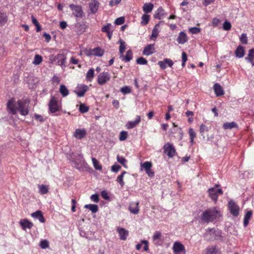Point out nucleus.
Returning a JSON list of instances; mask_svg holds the SVG:
<instances>
[{
    "mask_svg": "<svg viewBox=\"0 0 254 254\" xmlns=\"http://www.w3.org/2000/svg\"><path fill=\"white\" fill-rule=\"evenodd\" d=\"M55 59L58 60L57 64L62 67H65V63L66 58L64 54H59L55 58Z\"/></svg>",
    "mask_w": 254,
    "mask_h": 254,
    "instance_id": "nucleus-14",
    "label": "nucleus"
},
{
    "mask_svg": "<svg viewBox=\"0 0 254 254\" xmlns=\"http://www.w3.org/2000/svg\"><path fill=\"white\" fill-rule=\"evenodd\" d=\"M228 207L231 214L235 217H237L239 214V207L235 202L231 200L228 202Z\"/></svg>",
    "mask_w": 254,
    "mask_h": 254,
    "instance_id": "nucleus-9",
    "label": "nucleus"
},
{
    "mask_svg": "<svg viewBox=\"0 0 254 254\" xmlns=\"http://www.w3.org/2000/svg\"><path fill=\"white\" fill-rule=\"evenodd\" d=\"M40 246L42 249H46L49 247V243L47 240H44L41 241Z\"/></svg>",
    "mask_w": 254,
    "mask_h": 254,
    "instance_id": "nucleus-49",
    "label": "nucleus"
},
{
    "mask_svg": "<svg viewBox=\"0 0 254 254\" xmlns=\"http://www.w3.org/2000/svg\"><path fill=\"white\" fill-rule=\"evenodd\" d=\"M224 129H232L233 128H237L238 125L235 122L225 123L223 125Z\"/></svg>",
    "mask_w": 254,
    "mask_h": 254,
    "instance_id": "nucleus-31",
    "label": "nucleus"
},
{
    "mask_svg": "<svg viewBox=\"0 0 254 254\" xmlns=\"http://www.w3.org/2000/svg\"><path fill=\"white\" fill-rule=\"evenodd\" d=\"M203 254H220L216 246H208L203 252Z\"/></svg>",
    "mask_w": 254,
    "mask_h": 254,
    "instance_id": "nucleus-18",
    "label": "nucleus"
},
{
    "mask_svg": "<svg viewBox=\"0 0 254 254\" xmlns=\"http://www.w3.org/2000/svg\"><path fill=\"white\" fill-rule=\"evenodd\" d=\"M7 106L13 115L16 114V111H18L21 115L24 116L29 113V102L26 100H19L15 104L11 99L8 101Z\"/></svg>",
    "mask_w": 254,
    "mask_h": 254,
    "instance_id": "nucleus-1",
    "label": "nucleus"
},
{
    "mask_svg": "<svg viewBox=\"0 0 254 254\" xmlns=\"http://www.w3.org/2000/svg\"><path fill=\"white\" fill-rule=\"evenodd\" d=\"M177 41L180 44H184L186 43L188 41L187 34L183 31L180 32L177 38Z\"/></svg>",
    "mask_w": 254,
    "mask_h": 254,
    "instance_id": "nucleus-22",
    "label": "nucleus"
},
{
    "mask_svg": "<svg viewBox=\"0 0 254 254\" xmlns=\"http://www.w3.org/2000/svg\"><path fill=\"white\" fill-rule=\"evenodd\" d=\"M139 202H132L129 204L128 209L130 213L137 214L139 212Z\"/></svg>",
    "mask_w": 254,
    "mask_h": 254,
    "instance_id": "nucleus-21",
    "label": "nucleus"
},
{
    "mask_svg": "<svg viewBox=\"0 0 254 254\" xmlns=\"http://www.w3.org/2000/svg\"><path fill=\"white\" fill-rule=\"evenodd\" d=\"M99 2L96 0H91L89 3V7L92 13H95L98 11Z\"/></svg>",
    "mask_w": 254,
    "mask_h": 254,
    "instance_id": "nucleus-16",
    "label": "nucleus"
},
{
    "mask_svg": "<svg viewBox=\"0 0 254 254\" xmlns=\"http://www.w3.org/2000/svg\"><path fill=\"white\" fill-rule=\"evenodd\" d=\"M165 16L164 10L162 7H159L155 11L154 17L156 19H161Z\"/></svg>",
    "mask_w": 254,
    "mask_h": 254,
    "instance_id": "nucleus-27",
    "label": "nucleus"
},
{
    "mask_svg": "<svg viewBox=\"0 0 254 254\" xmlns=\"http://www.w3.org/2000/svg\"><path fill=\"white\" fill-rule=\"evenodd\" d=\"M142 244H144V246L143 247V250L145 252H147L148 251V242L146 240H142L141 241Z\"/></svg>",
    "mask_w": 254,
    "mask_h": 254,
    "instance_id": "nucleus-63",
    "label": "nucleus"
},
{
    "mask_svg": "<svg viewBox=\"0 0 254 254\" xmlns=\"http://www.w3.org/2000/svg\"><path fill=\"white\" fill-rule=\"evenodd\" d=\"M90 198L92 201L98 202L99 201V196L97 194H92Z\"/></svg>",
    "mask_w": 254,
    "mask_h": 254,
    "instance_id": "nucleus-61",
    "label": "nucleus"
},
{
    "mask_svg": "<svg viewBox=\"0 0 254 254\" xmlns=\"http://www.w3.org/2000/svg\"><path fill=\"white\" fill-rule=\"evenodd\" d=\"M120 48H119V52H120V55H121L124 53L126 47V46L125 45L124 41L121 40L120 41Z\"/></svg>",
    "mask_w": 254,
    "mask_h": 254,
    "instance_id": "nucleus-47",
    "label": "nucleus"
},
{
    "mask_svg": "<svg viewBox=\"0 0 254 254\" xmlns=\"http://www.w3.org/2000/svg\"><path fill=\"white\" fill-rule=\"evenodd\" d=\"M93 52V56L97 57H102L104 53V50L100 47H96L92 49Z\"/></svg>",
    "mask_w": 254,
    "mask_h": 254,
    "instance_id": "nucleus-32",
    "label": "nucleus"
},
{
    "mask_svg": "<svg viewBox=\"0 0 254 254\" xmlns=\"http://www.w3.org/2000/svg\"><path fill=\"white\" fill-rule=\"evenodd\" d=\"M223 28L224 30L228 31L231 28V24L230 22L226 20L223 24Z\"/></svg>",
    "mask_w": 254,
    "mask_h": 254,
    "instance_id": "nucleus-50",
    "label": "nucleus"
},
{
    "mask_svg": "<svg viewBox=\"0 0 254 254\" xmlns=\"http://www.w3.org/2000/svg\"><path fill=\"white\" fill-rule=\"evenodd\" d=\"M136 63L139 64L145 65L147 64V61L145 58L140 57L137 59Z\"/></svg>",
    "mask_w": 254,
    "mask_h": 254,
    "instance_id": "nucleus-52",
    "label": "nucleus"
},
{
    "mask_svg": "<svg viewBox=\"0 0 254 254\" xmlns=\"http://www.w3.org/2000/svg\"><path fill=\"white\" fill-rule=\"evenodd\" d=\"M128 136V133L126 131H122L120 132L119 139L120 141L125 140Z\"/></svg>",
    "mask_w": 254,
    "mask_h": 254,
    "instance_id": "nucleus-45",
    "label": "nucleus"
},
{
    "mask_svg": "<svg viewBox=\"0 0 254 254\" xmlns=\"http://www.w3.org/2000/svg\"><path fill=\"white\" fill-rule=\"evenodd\" d=\"M158 64L160 66V68L162 69H165L167 67V63H166V58L163 61H159Z\"/></svg>",
    "mask_w": 254,
    "mask_h": 254,
    "instance_id": "nucleus-55",
    "label": "nucleus"
},
{
    "mask_svg": "<svg viewBox=\"0 0 254 254\" xmlns=\"http://www.w3.org/2000/svg\"><path fill=\"white\" fill-rule=\"evenodd\" d=\"M19 224L23 230H26L27 228L31 229L33 224L27 219H23L20 221Z\"/></svg>",
    "mask_w": 254,
    "mask_h": 254,
    "instance_id": "nucleus-19",
    "label": "nucleus"
},
{
    "mask_svg": "<svg viewBox=\"0 0 254 254\" xmlns=\"http://www.w3.org/2000/svg\"><path fill=\"white\" fill-rule=\"evenodd\" d=\"M174 254H185L186 250L184 246L179 242H175L172 248Z\"/></svg>",
    "mask_w": 254,
    "mask_h": 254,
    "instance_id": "nucleus-8",
    "label": "nucleus"
},
{
    "mask_svg": "<svg viewBox=\"0 0 254 254\" xmlns=\"http://www.w3.org/2000/svg\"><path fill=\"white\" fill-rule=\"evenodd\" d=\"M88 87L84 84L78 85L76 87L75 93L78 97H83L85 93L88 90Z\"/></svg>",
    "mask_w": 254,
    "mask_h": 254,
    "instance_id": "nucleus-13",
    "label": "nucleus"
},
{
    "mask_svg": "<svg viewBox=\"0 0 254 254\" xmlns=\"http://www.w3.org/2000/svg\"><path fill=\"white\" fill-rule=\"evenodd\" d=\"M117 159L118 162H119L120 163H121L122 165H123L125 168H127V166L126 164L127 161L125 158V157L118 155L117 157Z\"/></svg>",
    "mask_w": 254,
    "mask_h": 254,
    "instance_id": "nucleus-42",
    "label": "nucleus"
},
{
    "mask_svg": "<svg viewBox=\"0 0 254 254\" xmlns=\"http://www.w3.org/2000/svg\"><path fill=\"white\" fill-rule=\"evenodd\" d=\"M142 168H143L145 171L151 169L152 164L150 162L146 161L141 165Z\"/></svg>",
    "mask_w": 254,
    "mask_h": 254,
    "instance_id": "nucleus-44",
    "label": "nucleus"
},
{
    "mask_svg": "<svg viewBox=\"0 0 254 254\" xmlns=\"http://www.w3.org/2000/svg\"><path fill=\"white\" fill-rule=\"evenodd\" d=\"M39 192L42 195L46 194L49 192V187L43 184L38 185Z\"/></svg>",
    "mask_w": 254,
    "mask_h": 254,
    "instance_id": "nucleus-29",
    "label": "nucleus"
},
{
    "mask_svg": "<svg viewBox=\"0 0 254 254\" xmlns=\"http://www.w3.org/2000/svg\"><path fill=\"white\" fill-rule=\"evenodd\" d=\"M111 27H112V25L111 23H108L107 24H106V25H105L104 27H103L102 28V29H101V31L103 32H105V33H108L110 31H111L112 30H111Z\"/></svg>",
    "mask_w": 254,
    "mask_h": 254,
    "instance_id": "nucleus-46",
    "label": "nucleus"
},
{
    "mask_svg": "<svg viewBox=\"0 0 254 254\" xmlns=\"http://www.w3.org/2000/svg\"><path fill=\"white\" fill-rule=\"evenodd\" d=\"M121 91L124 94H127L130 93L131 90L128 86H125L121 89Z\"/></svg>",
    "mask_w": 254,
    "mask_h": 254,
    "instance_id": "nucleus-56",
    "label": "nucleus"
},
{
    "mask_svg": "<svg viewBox=\"0 0 254 254\" xmlns=\"http://www.w3.org/2000/svg\"><path fill=\"white\" fill-rule=\"evenodd\" d=\"M220 212L215 208H210L202 212L201 220L204 223L212 222L219 218Z\"/></svg>",
    "mask_w": 254,
    "mask_h": 254,
    "instance_id": "nucleus-2",
    "label": "nucleus"
},
{
    "mask_svg": "<svg viewBox=\"0 0 254 254\" xmlns=\"http://www.w3.org/2000/svg\"><path fill=\"white\" fill-rule=\"evenodd\" d=\"M150 16L149 15L144 14L141 17V24L142 25H146L148 24Z\"/></svg>",
    "mask_w": 254,
    "mask_h": 254,
    "instance_id": "nucleus-41",
    "label": "nucleus"
},
{
    "mask_svg": "<svg viewBox=\"0 0 254 254\" xmlns=\"http://www.w3.org/2000/svg\"><path fill=\"white\" fill-rule=\"evenodd\" d=\"M121 167L118 164H114L111 167V170L113 172L117 173L121 169Z\"/></svg>",
    "mask_w": 254,
    "mask_h": 254,
    "instance_id": "nucleus-58",
    "label": "nucleus"
},
{
    "mask_svg": "<svg viewBox=\"0 0 254 254\" xmlns=\"http://www.w3.org/2000/svg\"><path fill=\"white\" fill-rule=\"evenodd\" d=\"M79 110L81 113H85L88 111L89 108L88 106H86L85 104H82L80 105Z\"/></svg>",
    "mask_w": 254,
    "mask_h": 254,
    "instance_id": "nucleus-48",
    "label": "nucleus"
},
{
    "mask_svg": "<svg viewBox=\"0 0 254 254\" xmlns=\"http://www.w3.org/2000/svg\"><path fill=\"white\" fill-rule=\"evenodd\" d=\"M145 172L149 177H153L154 176V172L151 170V169L145 171Z\"/></svg>",
    "mask_w": 254,
    "mask_h": 254,
    "instance_id": "nucleus-64",
    "label": "nucleus"
},
{
    "mask_svg": "<svg viewBox=\"0 0 254 254\" xmlns=\"http://www.w3.org/2000/svg\"><path fill=\"white\" fill-rule=\"evenodd\" d=\"M155 44H149L147 45L143 51L142 54L145 56H149L155 52Z\"/></svg>",
    "mask_w": 254,
    "mask_h": 254,
    "instance_id": "nucleus-15",
    "label": "nucleus"
},
{
    "mask_svg": "<svg viewBox=\"0 0 254 254\" xmlns=\"http://www.w3.org/2000/svg\"><path fill=\"white\" fill-rule=\"evenodd\" d=\"M69 8L72 11V14L77 18H81L83 15V11L81 6L70 4Z\"/></svg>",
    "mask_w": 254,
    "mask_h": 254,
    "instance_id": "nucleus-7",
    "label": "nucleus"
},
{
    "mask_svg": "<svg viewBox=\"0 0 254 254\" xmlns=\"http://www.w3.org/2000/svg\"><path fill=\"white\" fill-rule=\"evenodd\" d=\"M42 61V57L39 55H36L34 57L33 64L35 65L39 64Z\"/></svg>",
    "mask_w": 254,
    "mask_h": 254,
    "instance_id": "nucleus-43",
    "label": "nucleus"
},
{
    "mask_svg": "<svg viewBox=\"0 0 254 254\" xmlns=\"http://www.w3.org/2000/svg\"><path fill=\"white\" fill-rule=\"evenodd\" d=\"M240 40L241 42L243 44H247L248 38L247 35L245 33L242 34L240 37Z\"/></svg>",
    "mask_w": 254,
    "mask_h": 254,
    "instance_id": "nucleus-51",
    "label": "nucleus"
},
{
    "mask_svg": "<svg viewBox=\"0 0 254 254\" xmlns=\"http://www.w3.org/2000/svg\"><path fill=\"white\" fill-rule=\"evenodd\" d=\"M208 127L204 124L201 125L200 126V133L202 135L205 132L208 131Z\"/></svg>",
    "mask_w": 254,
    "mask_h": 254,
    "instance_id": "nucleus-57",
    "label": "nucleus"
},
{
    "mask_svg": "<svg viewBox=\"0 0 254 254\" xmlns=\"http://www.w3.org/2000/svg\"><path fill=\"white\" fill-rule=\"evenodd\" d=\"M189 133L190 138H194L195 137L196 133H195V131H194V130L192 128H190L189 129Z\"/></svg>",
    "mask_w": 254,
    "mask_h": 254,
    "instance_id": "nucleus-62",
    "label": "nucleus"
},
{
    "mask_svg": "<svg viewBox=\"0 0 254 254\" xmlns=\"http://www.w3.org/2000/svg\"><path fill=\"white\" fill-rule=\"evenodd\" d=\"M126 171H124L120 175L118 176L117 178V181L118 182L122 187H123L125 185V183L123 181V178L125 174H127Z\"/></svg>",
    "mask_w": 254,
    "mask_h": 254,
    "instance_id": "nucleus-40",
    "label": "nucleus"
},
{
    "mask_svg": "<svg viewBox=\"0 0 254 254\" xmlns=\"http://www.w3.org/2000/svg\"><path fill=\"white\" fill-rule=\"evenodd\" d=\"M31 216L34 218H36L39 220L41 223H44L45 219L42 214V211L40 210H37L36 212L31 214Z\"/></svg>",
    "mask_w": 254,
    "mask_h": 254,
    "instance_id": "nucleus-25",
    "label": "nucleus"
},
{
    "mask_svg": "<svg viewBox=\"0 0 254 254\" xmlns=\"http://www.w3.org/2000/svg\"><path fill=\"white\" fill-rule=\"evenodd\" d=\"M221 232L215 228H208L206 230L204 238L208 241H213L218 240L221 238Z\"/></svg>",
    "mask_w": 254,
    "mask_h": 254,
    "instance_id": "nucleus-3",
    "label": "nucleus"
},
{
    "mask_svg": "<svg viewBox=\"0 0 254 254\" xmlns=\"http://www.w3.org/2000/svg\"><path fill=\"white\" fill-rule=\"evenodd\" d=\"M94 76V70L93 68H90L86 73V79L89 81H91Z\"/></svg>",
    "mask_w": 254,
    "mask_h": 254,
    "instance_id": "nucleus-38",
    "label": "nucleus"
},
{
    "mask_svg": "<svg viewBox=\"0 0 254 254\" xmlns=\"http://www.w3.org/2000/svg\"><path fill=\"white\" fill-rule=\"evenodd\" d=\"M49 108L51 113H56L61 110V105L58 103V100L55 97H51L49 103Z\"/></svg>",
    "mask_w": 254,
    "mask_h": 254,
    "instance_id": "nucleus-4",
    "label": "nucleus"
},
{
    "mask_svg": "<svg viewBox=\"0 0 254 254\" xmlns=\"http://www.w3.org/2000/svg\"><path fill=\"white\" fill-rule=\"evenodd\" d=\"M84 208L89 209L92 213H96L98 210V206L96 204H86Z\"/></svg>",
    "mask_w": 254,
    "mask_h": 254,
    "instance_id": "nucleus-35",
    "label": "nucleus"
},
{
    "mask_svg": "<svg viewBox=\"0 0 254 254\" xmlns=\"http://www.w3.org/2000/svg\"><path fill=\"white\" fill-rule=\"evenodd\" d=\"M152 240L156 246H161L164 241L161 233L160 231H155L152 236Z\"/></svg>",
    "mask_w": 254,
    "mask_h": 254,
    "instance_id": "nucleus-11",
    "label": "nucleus"
},
{
    "mask_svg": "<svg viewBox=\"0 0 254 254\" xmlns=\"http://www.w3.org/2000/svg\"><path fill=\"white\" fill-rule=\"evenodd\" d=\"M245 60L250 63L253 66H254V49H252L249 51L247 57Z\"/></svg>",
    "mask_w": 254,
    "mask_h": 254,
    "instance_id": "nucleus-26",
    "label": "nucleus"
},
{
    "mask_svg": "<svg viewBox=\"0 0 254 254\" xmlns=\"http://www.w3.org/2000/svg\"><path fill=\"white\" fill-rule=\"evenodd\" d=\"M8 20V17L5 12L0 11V26L4 25Z\"/></svg>",
    "mask_w": 254,
    "mask_h": 254,
    "instance_id": "nucleus-30",
    "label": "nucleus"
},
{
    "mask_svg": "<svg viewBox=\"0 0 254 254\" xmlns=\"http://www.w3.org/2000/svg\"><path fill=\"white\" fill-rule=\"evenodd\" d=\"M164 153H166L169 158H173L176 155V151L174 146L171 143L168 142L163 146Z\"/></svg>",
    "mask_w": 254,
    "mask_h": 254,
    "instance_id": "nucleus-6",
    "label": "nucleus"
},
{
    "mask_svg": "<svg viewBox=\"0 0 254 254\" xmlns=\"http://www.w3.org/2000/svg\"><path fill=\"white\" fill-rule=\"evenodd\" d=\"M120 58L122 61L125 62H128L132 59V53L130 50H128L126 56H124L123 54L120 56Z\"/></svg>",
    "mask_w": 254,
    "mask_h": 254,
    "instance_id": "nucleus-23",
    "label": "nucleus"
},
{
    "mask_svg": "<svg viewBox=\"0 0 254 254\" xmlns=\"http://www.w3.org/2000/svg\"><path fill=\"white\" fill-rule=\"evenodd\" d=\"M141 119L139 116H137L136 118L134 121H128L126 125V127L127 129H131L135 127L140 122Z\"/></svg>",
    "mask_w": 254,
    "mask_h": 254,
    "instance_id": "nucleus-20",
    "label": "nucleus"
},
{
    "mask_svg": "<svg viewBox=\"0 0 254 254\" xmlns=\"http://www.w3.org/2000/svg\"><path fill=\"white\" fill-rule=\"evenodd\" d=\"M208 192L209 196L213 201H216L219 195L222 194L223 191L221 189L211 188L208 189Z\"/></svg>",
    "mask_w": 254,
    "mask_h": 254,
    "instance_id": "nucleus-5",
    "label": "nucleus"
},
{
    "mask_svg": "<svg viewBox=\"0 0 254 254\" xmlns=\"http://www.w3.org/2000/svg\"><path fill=\"white\" fill-rule=\"evenodd\" d=\"M87 134V131L85 128H77L76 129L73 136L77 139H81L84 138Z\"/></svg>",
    "mask_w": 254,
    "mask_h": 254,
    "instance_id": "nucleus-12",
    "label": "nucleus"
},
{
    "mask_svg": "<svg viewBox=\"0 0 254 254\" xmlns=\"http://www.w3.org/2000/svg\"><path fill=\"white\" fill-rule=\"evenodd\" d=\"M101 195L102 197L105 200H108L109 199L108 193L105 190L102 191L101 192Z\"/></svg>",
    "mask_w": 254,
    "mask_h": 254,
    "instance_id": "nucleus-60",
    "label": "nucleus"
},
{
    "mask_svg": "<svg viewBox=\"0 0 254 254\" xmlns=\"http://www.w3.org/2000/svg\"><path fill=\"white\" fill-rule=\"evenodd\" d=\"M213 89L217 96H220L224 94L222 87L218 83H215L213 85Z\"/></svg>",
    "mask_w": 254,
    "mask_h": 254,
    "instance_id": "nucleus-24",
    "label": "nucleus"
},
{
    "mask_svg": "<svg viewBox=\"0 0 254 254\" xmlns=\"http://www.w3.org/2000/svg\"><path fill=\"white\" fill-rule=\"evenodd\" d=\"M189 31L192 34L198 33L200 31V28L196 27H193L189 28Z\"/></svg>",
    "mask_w": 254,
    "mask_h": 254,
    "instance_id": "nucleus-53",
    "label": "nucleus"
},
{
    "mask_svg": "<svg viewBox=\"0 0 254 254\" xmlns=\"http://www.w3.org/2000/svg\"><path fill=\"white\" fill-rule=\"evenodd\" d=\"M235 54L237 58H243L245 55V50L243 47L239 46L235 50Z\"/></svg>",
    "mask_w": 254,
    "mask_h": 254,
    "instance_id": "nucleus-28",
    "label": "nucleus"
},
{
    "mask_svg": "<svg viewBox=\"0 0 254 254\" xmlns=\"http://www.w3.org/2000/svg\"><path fill=\"white\" fill-rule=\"evenodd\" d=\"M124 22H125V18L124 17H118L115 21V24L117 25H122Z\"/></svg>",
    "mask_w": 254,
    "mask_h": 254,
    "instance_id": "nucleus-54",
    "label": "nucleus"
},
{
    "mask_svg": "<svg viewBox=\"0 0 254 254\" xmlns=\"http://www.w3.org/2000/svg\"><path fill=\"white\" fill-rule=\"evenodd\" d=\"M153 6L151 3H145L143 5V10L146 13H149L152 10Z\"/></svg>",
    "mask_w": 254,
    "mask_h": 254,
    "instance_id": "nucleus-33",
    "label": "nucleus"
},
{
    "mask_svg": "<svg viewBox=\"0 0 254 254\" xmlns=\"http://www.w3.org/2000/svg\"><path fill=\"white\" fill-rule=\"evenodd\" d=\"M122 0H111L109 1V5L111 7L117 5L120 3Z\"/></svg>",
    "mask_w": 254,
    "mask_h": 254,
    "instance_id": "nucleus-59",
    "label": "nucleus"
},
{
    "mask_svg": "<svg viewBox=\"0 0 254 254\" xmlns=\"http://www.w3.org/2000/svg\"><path fill=\"white\" fill-rule=\"evenodd\" d=\"M159 24H156L154 27L153 28L152 31L151 36L150 37V39H156L157 37L158 36L159 30L158 29Z\"/></svg>",
    "mask_w": 254,
    "mask_h": 254,
    "instance_id": "nucleus-36",
    "label": "nucleus"
},
{
    "mask_svg": "<svg viewBox=\"0 0 254 254\" xmlns=\"http://www.w3.org/2000/svg\"><path fill=\"white\" fill-rule=\"evenodd\" d=\"M110 78L111 76L108 72H103L98 76V83L101 85H104L110 80Z\"/></svg>",
    "mask_w": 254,
    "mask_h": 254,
    "instance_id": "nucleus-10",
    "label": "nucleus"
},
{
    "mask_svg": "<svg viewBox=\"0 0 254 254\" xmlns=\"http://www.w3.org/2000/svg\"><path fill=\"white\" fill-rule=\"evenodd\" d=\"M92 161L93 166L96 170L99 171L102 170V166L99 164V161L96 158L92 157Z\"/></svg>",
    "mask_w": 254,
    "mask_h": 254,
    "instance_id": "nucleus-39",
    "label": "nucleus"
},
{
    "mask_svg": "<svg viewBox=\"0 0 254 254\" xmlns=\"http://www.w3.org/2000/svg\"><path fill=\"white\" fill-rule=\"evenodd\" d=\"M252 215V212L251 211H249L245 214V216H244V223H243L244 227H246L248 226V225L249 223V220H250Z\"/></svg>",
    "mask_w": 254,
    "mask_h": 254,
    "instance_id": "nucleus-34",
    "label": "nucleus"
},
{
    "mask_svg": "<svg viewBox=\"0 0 254 254\" xmlns=\"http://www.w3.org/2000/svg\"><path fill=\"white\" fill-rule=\"evenodd\" d=\"M117 232H118L120 236V239L121 240H126L128 236L129 232L127 230L124 228H117Z\"/></svg>",
    "mask_w": 254,
    "mask_h": 254,
    "instance_id": "nucleus-17",
    "label": "nucleus"
},
{
    "mask_svg": "<svg viewBox=\"0 0 254 254\" xmlns=\"http://www.w3.org/2000/svg\"><path fill=\"white\" fill-rule=\"evenodd\" d=\"M60 92L63 97H65L69 94V91L64 85H61L60 87Z\"/></svg>",
    "mask_w": 254,
    "mask_h": 254,
    "instance_id": "nucleus-37",
    "label": "nucleus"
}]
</instances>
